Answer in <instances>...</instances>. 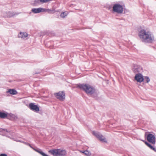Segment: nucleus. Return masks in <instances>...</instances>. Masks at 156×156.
Masks as SVG:
<instances>
[{"label": "nucleus", "mask_w": 156, "mask_h": 156, "mask_svg": "<svg viewBox=\"0 0 156 156\" xmlns=\"http://www.w3.org/2000/svg\"><path fill=\"white\" fill-rule=\"evenodd\" d=\"M138 36L140 40L144 42L151 43L154 40V36L151 32L144 29H141L140 30Z\"/></svg>", "instance_id": "f257e3e1"}, {"label": "nucleus", "mask_w": 156, "mask_h": 156, "mask_svg": "<svg viewBox=\"0 0 156 156\" xmlns=\"http://www.w3.org/2000/svg\"><path fill=\"white\" fill-rule=\"evenodd\" d=\"M78 87L84 91L88 95H92L96 93L94 87L88 84H79Z\"/></svg>", "instance_id": "f03ea898"}, {"label": "nucleus", "mask_w": 156, "mask_h": 156, "mask_svg": "<svg viewBox=\"0 0 156 156\" xmlns=\"http://www.w3.org/2000/svg\"><path fill=\"white\" fill-rule=\"evenodd\" d=\"M48 152L53 156H65L67 154L65 150L61 149L51 150Z\"/></svg>", "instance_id": "7ed1b4c3"}, {"label": "nucleus", "mask_w": 156, "mask_h": 156, "mask_svg": "<svg viewBox=\"0 0 156 156\" xmlns=\"http://www.w3.org/2000/svg\"><path fill=\"white\" fill-rule=\"evenodd\" d=\"M92 133L101 142L105 143H108V141L106 138L99 132L94 131L92 132Z\"/></svg>", "instance_id": "20e7f679"}, {"label": "nucleus", "mask_w": 156, "mask_h": 156, "mask_svg": "<svg viewBox=\"0 0 156 156\" xmlns=\"http://www.w3.org/2000/svg\"><path fill=\"white\" fill-rule=\"evenodd\" d=\"M113 10L115 12L119 13H121L123 11V8L122 6L121 5L116 4L113 6Z\"/></svg>", "instance_id": "39448f33"}, {"label": "nucleus", "mask_w": 156, "mask_h": 156, "mask_svg": "<svg viewBox=\"0 0 156 156\" xmlns=\"http://www.w3.org/2000/svg\"><path fill=\"white\" fill-rule=\"evenodd\" d=\"M31 12L34 13H37L43 12H49L51 11L50 9H45L41 8H33L32 9Z\"/></svg>", "instance_id": "423d86ee"}, {"label": "nucleus", "mask_w": 156, "mask_h": 156, "mask_svg": "<svg viewBox=\"0 0 156 156\" xmlns=\"http://www.w3.org/2000/svg\"><path fill=\"white\" fill-rule=\"evenodd\" d=\"M54 95L60 101H63L65 98V93L63 91H60L55 93Z\"/></svg>", "instance_id": "0eeeda50"}, {"label": "nucleus", "mask_w": 156, "mask_h": 156, "mask_svg": "<svg viewBox=\"0 0 156 156\" xmlns=\"http://www.w3.org/2000/svg\"><path fill=\"white\" fill-rule=\"evenodd\" d=\"M147 133L145 134V137H147V139L148 142L151 143L152 144H154L155 142V138L154 136L151 133L147 134Z\"/></svg>", "instance_id": "6e6552de"}, {"label": "nucleus", "mask_w": 156, "mask_h": 156, "mask_svg": "<svg viewBox=\"0 0 156 156\" xmlns=\"http://www.w3.org/2000/svg\"><path fill=\"white\" fill-rule=\"evenodd\" d=\"M144 80V78L143 75L140 73H137L135 75L134 81H136L137 82L141 83Z\"/></svg>", "instance_id": "1a4fd4ad"}, {"label": "nucleus", "mask_w": 156, "mask_h": 156, "mask_svg": "<svg viewBox=\"0 0 156 156\" xmlns=\"http://www.w3.org/2000/svg\"><path fill=\"white\" fill-rule=\"evenodd\" d=\"M4 16L5 17H12L18 15V14L17 13L11 11H6L3 13Z\"/></svg>", "instance_id": "9d476101"}, {"label": "nucleus", "mask_w": 156, "mask_h": 156, "mask_svg": "<svg viewBox=\"0 0 156 156\" xmlns=\"http://www.w3.org/2000/svg\"><path fill=\"white\" fill-rule=\"evenodd\" d=\"M28 34L26 32H20L18 34V37L19 38H20L23 40H26L27 38Z\"/></svg>", "instance_id": "9b49d317"}, {"label": "nucleus", "mask_w": 156, "mask_h": 156, "mask_svg": "<svg viewBox=\"0 0 156 156\" xmlns=\"http://www.w3.org/2000/svg\"><path fill=\"white\" fill-rule=\"evenodd\" d=\"M29 107L30 109L35 111V112H38L39 111V108L36 105H35L34 104L31 103L29 105Z\"/></svg>", "instance_id": "f8f14e48"}, {"label": "nucleus", "mask_w": 156, "mask_h": 156, "mask_svg": "<svg viewBox=\"0 0 156 156\" xmlns=\"http://www.w3.org/2000/svg\"><path fill=\"white\" fill-rule=\"evenodd\" d=\"M7 92L13 95H16L17 94V91L14 89H9L7 91Z\"/></svg>", "instance_id": "ddd939ff"}, {"label": "nucleus", "mask_w": 156, "mask_h": 156, "mask_svg": "<svg viewBox=\"0 0 156 156\" xmlns=\"http://www.w3.org/2000/svg\"><path fill=\"white\" fill-rule=\"evenodd\" d=\"M29 145L32 149H33L34 150L36 151V152L39 153L40 154H41L42 156H48L46 154H45L44 153H43V152H42L41 151H39L38 150H37V149H34V148H33L30 145V144H28Z\"/></svg>", "instance_id": "4468645a"}, {"label": "nucleus", "mask_w": 156, "mask_h": 156, "mask_svg": "<svg viewBox=\"0 0 156 156\" xmlns=\"http://www.w3.org/2000/svg\"><path fill=\"white\" fill-rule=\"evenodd\" d=\"M68 14V12L67 11H64L61 12L60 15V16L61 17L64 18L67 16Z\"/></svg>", "instance_id": "2eb2a0df"}, {"label": "nucleus", "mask_w": 156, "mask_h": 156, "mask_svg": "<svg viewBox=\"0 0 156 156\" xmlns=\"http://www.w3.org/2000/svg\"><path fill=\"white\" fill-rule=\"evenodd\" d=\"M145 144L148 146L149 147H150L151 149H152L155 151L156 152V149L154 147L152 146L150 144H149L147 142H145Z\"/></svg>", "instance_id": "dca6fc26"}, {"label": "nucleus", "mask_w": 156, "mask_h": 156, "mask_svg": "<svg viewBox=\"0 0 156 156\" xmlns=\"http://www.w3.org/2000/svg\"><path fill=\"white\" fill-rule=\"evenodd\" d=\"M7 116V114L6 113L0 112V117L5 118Z\"/></svg>", "instance_id": "f3484780"}, {"label": "nucleus", "mask_w": 156, "mask_h": 156, "mask_svg": "<svg viewBox=\"0 0 156 156\" xmlns=\"http://www.w3.org/2000/svg\"><path fill=\"white\" fill-rule=\"evenodd\" d=\"M10 116L12 120H16L18 119V117L16 115L11 114Z\"/></svg>", "instance_id": "a211bd4d"}, {"label": "nucleus", "mask_w": 156, "mask_h": 156, "mask_svg": "<svg viewBox=\"0 0 156 156\" xmlns=\"http://www.w3.org/2000/svg\"><path fill=\"white\" fill-rule=\"evenodd\" d=\"M84 154L87 156H90L91 155V153L90 152V151L87 150H86L85 151V152H84Z\"/></svg>", "instance_id": "6ab92c4d"}, {"label": "nucleus", "mask_w": 156, "mask_h": 156, "mask_svg": "<svg viewBox=\"0 0 156 156\" xmlns=\"http://www.w3.org/2000/svg\"><path fill=\"white\" fill-rule=\"evenodd\" d=\"M144 79L146 80L147 83H148L150 81V79L147 76H145L144 78Z\"/></svg>", "instance_id": "aec40b11"}, {"label": "nucleus", "mask_w": 156, "mask_h": 156, "mask_svg": "<svg viewBox=\"0 0 156 156\" xmlns=\"http://www.w3.org/2000/svg\"><path fill=\"white\" fill-rule=\"evenodd\" d=\"M40 2L42 3H46L49 2V0H40Z\"/></svg>", "instance_id": "412c9836"}, {"label": "nucleus", "mask_w": 156, "mask_h": 156, "mask_svg": "<svg viewBox=\"0 0 156 156\" xmlns=\"http://www.w3.org/2000/svg\"><path fill=\"white\" fill-rule=\"evenodd\" d=\"M40 2V0H35L34 2L35 3L37 4L39 3Z\"/></svg>", "instance_id": "4be33fe9"}, {"label": "nucleus", "mask_w": 156, "mask_h": 156, "mask_svg": "<svg viewBox=\"0 0 156 156\" xmlns=\"http://www.w3.org/2000/svg\"><path fill=\"white\" fill-rule=\"evenodd\" d=\"M0 156H7V155L5 154H2L0 155Z\"/></svg>", "instance_id": "5701e85b"}, {"label": "nucleus", "mask_w": 156, "mask_h": 156, "mask_svg": "<svg viewBox=\"0 0 156 156\" xmlns=\"http://www.w3.org/2000/svg\"><path fill=\"white\" fill-rule=\"evenodd\" d=\"M80 151V152H81V153H83V154H84V152H85V151Z\"/></svg>", "instance_id": "b1692460"}, {"label": "nucleus", "mask_w": 156, "mask_h": 156, "mask_svg": "<svg viewBox=\"0 0 156 156\" xmlns=\"http://www.w3.org/2000/svg\"><path fill=\"white\" fill-rule=\"evenodd\" d=\"M142 141H143V142H144V143H145V142H146L145 141L143 140H142Z\"/></svg>", "instance_id": "393cba45"}, {"label": "nucleus", "mask_w": 156, "mask_h": 156, "mask_svg": "<svg viewBox=\"0 0 156 156\" xmlns=\"http://www.w3.org/2000/svg\"><path fill=\"white\" fill-rule=\"evenodd\" d=\"M134 71L135 72H136V70H134Z\"/></svg>", "instance_id": "a878e982"}]
</instances>
